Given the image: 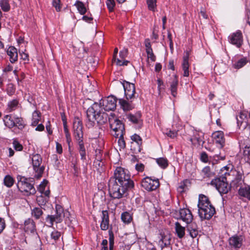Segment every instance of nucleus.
Returning a JSON list of instances; mask_svg holds the SVG:
<instances>
[{"mask_svg": "<svg viewBox=\"0 0 250 250\" xmlns=\"http://www.w3.org/2000/svg\"><path fill=\"white\" fill-rule=\"evenodd\" d=\"M181 219L187 224H189L193 220V216L188 209L183 208L179 211Z\"/></svg>", "mask_w": 250, "mask_h": 250, "instance_id": "13", "label": "nucleus"}, {"mask_svg": "<svg viewBox=\"0 0 250 250\" xmlns=\"http://www.w3.org/2000/svg\"><path fill=\"white\" fill-rule=\"evenodd\" d=\"M103 109L97 103H95L88 108L86 112L88 119L86 125L88 128H92L94 126L95 121L98 124L101 125L106 123L107 120L109 121L110 114L108 115L106 112L103 111Z\"/></svg>", "mask_w": 250, "mask_h": 250, "instance_id": "2", "label": "nucleus"}, {"mask_svg": "<svg viewBox=\"0 0 250 250\" xmlns=\"http://www.w3.org/2000/svg\"><path fill=\"white\" fill-rule=\"evenodd\" d=\"M188 224V230H198V227L196 223L191 222Z\"/></svg>", "mask_w": 250, "mask_h": 250, "instance_id": "44", "label": "nucleus"}, {"mask_svg": "<svg viewBox=\"0 0 250 250\" xmlns=\"http://www.w3.org/2000/svg\"><path fill=\"white\" fill-rule=\"evenodd\" d=\"M121 218L122 221L125 223H130L132 220L131 215L127 212H124L122 214Z\"/></svg>", "mask_w": 250, "mask_h": 250, "instance_id": "30", "label": "nucleus"}, {"mask_svg": "<svg viewBox=\"0 0 250 250\" xmlns=\"http://www.w3.org/2000/svg\"><path fill=\"white\" fill-rule=\"evenodd\" d=\"M175 230L179 238H182L185 235V228L182 227L179 222L175 223Z\"/></svg>", "mask_w": 250, "mask_h": 250, "instance_id": "23", "label": "nucleus"}, {"mask_svg": "<svg viewBox=\"0 0 250 250\" xmlns=\"http://www.w3.org/2000/svg\"><path fill=\"white\" fill-rule=\"evenodd\" d=\"M48 183V181L46 180H44L41 183L39 187V190L41 192H43L45 189V187Z\"/></svg>", "mask_w": 250, "mask_h": 250, "instance_id": "43", "label": "nucleus"}, {"mask_svg": "<svg viewBox=\"0 0 250 250\" xmlns=\"http://www.w3.org/2000/svg\"><path fill=\"white\" fill-rule=\"evenodd\" d=\"M108 187L110 196L113 198L119 199L128 189L134 187V183L125 169L120 167L116 169L114 177L109 181Z\"/></svg>", "mask_w": 250, "mask_h": 250, "instance_id": "1", "label": "nucleus"}, {"mask_svg": "<svg viewBox=\"0 0 250 250\" xmlns=\"http://www.w3.org/2000/svg\"><path fill=\"white\" fill-rule=\"evenodd\" d=\"M238 192L240 196L246 197L250 200V187L248 188H241L239 189Z\"/></svg>", "mask_w": 250, "mask_h": 250, "instance_id": "25", "label": "nucleus"}, {"mask_svg": "<svg viewBox=\"0 0 250 250\" xmlns=\"http://www.w3.org/2000/svg\"><path fill=\"white\" fill-rule=\"evenodd\" d=\"M4 183L7 187H10L14 184V180L10 175H7L4 179Z\"/></svg>", "mask_w": 250, "mask_h": 250, "instance_id": "34", "label": "nucleus"}, {"mask_svg": "<svg viewBox=\"0 0 250 250\" xmlns=\"http://www.w3.org/2000/svg\"><path fill=\"white\" fill-rule=\"evenodd\" d=\"M201 159L204 162H207L208 160V157L206 153H202L201 156Z\"/></svg>", "mask_w": 250, "mask_h": 250, "instance_id": "58", "label": "nucleus"}, {"mask_svg": "<svg viewBox=\"0 0 250 250\" xmlns=\"http://www.w3.org/2000/svg\"><path fill=\"white\" fill-rule=\"evenodd\" d=\"M102 221L101 223V228L102 230H107L109 227V216L107 210L102 211Z\"/></svg>", "mask_w": 250, "mask_h": 250, "instance_id": "15", "label": "nucleus"}, {"mask_svg": "<svg viewBox=\"0 0 250 250\" xmlns=\"http://www.w3.org/2000/svg\"><path fill=\"white\" fill-rule=\"evenodd\" d=\"M122 84L125 89V94L126 99H132L135 93V85L125 81H124Z\"/></svg>", "mask_w": 250, "mask_h": 250, "instance_id": "10", "label": "nucleus"}, {"mask_svg": "<svg viewBox=\"0 0 250 250\" xmlns=\"http://www.w3.org/2000/svg\"><path fill=\"white\" fill-rule=\"evenodd\" d=\"M32 160L33 169L36 173L35 176L37 177V178H39L42 176L44 170V167L43 166H41L42 159L39 154H36L33 155Z\"/></svg>", "mask_w": 250, "mask_h": 250, "instance_id": "7", "label": "nucleus"}, {"mask_svg": "<svg viewBox=\"0 0 250 250\" xmlns=\"http://www.w3.org/2000/svg\"><path fill=\"white\" fill-rule=\"evenodd\" d=\"M106 5L110 12L113 11L115 5V2L114 0H106Z\"/></svg>", "mask_w": 250, "mask_h": 250, "instance_id": "37", "label": "nucleus"}, {"mask_svg": "<svg viewBox=\"0 0 250 250\" xmlns=\"http://www.w3.org/2000/svg\"><path fill=\"white\" fill-rule=\"evenodd\" d=\"M145 166L143 164H137L135 166L136 169L138 171H143L144 169Z\"/></svg>", "mask_w": 250, "mask_h": 250, "instance_id": "52", "label": "nucleus"}, {"mask_svg": "<svg viewBox=\"0 0 250 250\" xmlns=\"http://www.w3.org/2000/svg\"><path fill=\"white\" fill-rule=\"evenodd\" d=\"M15 121H14L15 122V123H16V126L17 125H18V127L19 128H22L24 127V125H23V124L22 123L23 120L21 118H19V117L15 118Z\"/></svg>", "mask_w": 250, "mask_h": 250, "instance_id": "39", "label": "nucleus"}, {"mask_svg": "<svg viewBox=\"0 0 250 250\" xmlns=\"http://www.w3.org/2000/svg\"><path fill=\"white\" fill-rule=\"evenodd\" d=\"M141 185L147 191L155 190L159 186L158 180H153L150 177H146L142 180Z\"/></svg>", "mask_w": 250, "mask_h": 250, "instance_id": "8", "label": "nucleus"}, {"mask_svg": "<svg viewBox=\"0 0 250 250\" xmlns=\"http://www.w3.org/2000/svg\"><path fill=\"white\" fill-rule=\"evenodd\" d=\"M214 158L216 160H219L220 159L219 158H220L221 160H224L225 159V156L223 155H221V153H220L219 154H215L214 156Z\"/></svg>", "mask_w": 250, "mask_h": 250, "instance_id": "60", "label": "nucleus"}, {"mask_svg": "<svg viewBox=\"0 0 250 250\" xmlns=\"http://www.w3.org/2000/svg\"><path fill=\"white\" fill-rule=\"evenodd\" d=\"M157 164L162 168H165L168 165L167 160L164 158H160L156 160Z\"/></svg>", "mask_w": 250, "mask_h": 250, "instance_id": "31", "label": "nucleus"}, {"mask_svg": "<svg viewBox=\"0 0 250 250\" xmlns=\"http://www.w3.org/2000/svg\"><path fill=\"white\" fill-rule=\"evenodd\" d=\"M146 3L149 10L154 11L157 5L156 0H146Z\"/></svg>", "mask_w": 250, "mask_h": 250, "instance_id": "32", "label": "nucleus"}, {"mask_svg": "<svg viewBox=\"0 0 250 250\" xmlns=\"http://www.w3.org/2000/svg\"><path fill=\"white\" fill-rule=\"evenodd\" d=\"M119 103L124 110H129L131 109L130 105L126 101L119 99Z\"/></svg>", "mask_w": 250, "mask_h": 250, "instance_id": "33", "label": "nucleus"}, {"mask_svg": "<svg viewBox=\"0 0 250 250\" xmlns=\"http://www.w3.org/2000/svg\"><path fill=\"white\" fill-rule=\"evenodd\" d=\"M241 241L242 239L237 236L232 237L229 240V244L235 248H239L241 246Z\"/></svg>", "mask_w": 250, "mask_h": 250, "instance_id": "21", "label": "nucleus"}, {"mask_svg": "<svg viewBox=\"0 0 250 250\" xmlns=\"http://www.w3.org/2000/svg\"><path fill=\"white\" fill-rule=\"evenodd\" d=\"M188 231H189L190 235L193 238H196L198 234V230H188Z\"/></svg>", "mask_w": 250, "mask_h": 250, "instance_id": "53", "label": "nucleus"}, {"mask_svg": "<svg viewBox=\"0 0 250 250\" xmlns=\"http://www.w3.org/2000/svg\"><path fill=\"white\" fill-rule=\"evenodd\" d=\"M61 0H53V5L55 7L57 11L59 12L61 11Z\"/></svg>", "mask_w": 250, "mask_h": 250, "instance_id": "40", "label": "nucleus"}, {"mask_svg": "<svg viewBox=\"0 0 250 250\" xmlns=\"http://www.w3.org/2000/svg\"><path fill=\"white\" fill-rule=\"evenodd\" d=\"M183 69L184 70V76L188 77L189 75L188 67L189 63H183L182 64Z\"/></svg>", "mask_w": 250, "mask_h": 250, "instance_id": "38", "label": "nucleus"}, {"mask_svg": "<svg viewBox=\"0 0 250 250\" xmlns=\"http://www.w3.org/2000/svg\"><path fill=\"white\" fill-rule=\"evenodd\" d=\"M147 55L148 59H150L152 61L154 62L155 61V56L153 53V51L146 52Z\"/></svg>", "mask_w": 250, "mask_h": 250, "instance_id": "49", "label": "nucleus"}, {"mask_svg": "<svg viewBox=\"0 0 250 250\" xmlns=\"http://www.w3.org/2000/svg\"><path fill=\"white\" fill-rule=\"evenodd\" d=\"M186 55L185 56H184L183 57V63H188V60L189 55V51H187L186 52Z\"/></svg>", "mask_w": 250, "mask_h": 250, "instance_id": "57", "label": "nucleus"}, {"mask_svg": "<svg viewBox=\"0 0 250 250\" xmlns=\"http://www.w3.org/2000/svg\"><path fill=\"white\" fill-rule=\"evenodd\" d=\"M204 175L207 177H209L211 175V173L210 171V168L208 167H205L202 170Z\"/></svg>", "mask_w": 250, "mask_h": 250, "instance_id": "45", "label": "nucleus"}, {"mask_svg": "<svg viewBox=\"0 0 250 250\" xmlns=\"http://www.w3.org/2000/svg\"><path fill=\"white\" fill-rule=\"evenodd\" d=\"M18 102L16 100H13L9 104V107L11 108V110H13V108L16 106L18 104Z\"/></svg>", "mask_w": 250, "mask_h": 250, "instance_id": "61", "label": "nucleus"}, {"mask_svg": "<svg viewBox=\"0 0 250 250\" xmlns=\"http://www.w3.org/2000/svg\"><path fill=\"white\" fill-rule=\"evenodd\" d=\"M160 241L162 242L165 247L170 244L171 236L168 232L160 233Z\"/></svg>", "mask_w": 250, "mask_h": 250, "instance_id": "20", "label": "nucleus"}, {"mask_svg": "<svg viewBox=\"0 0 250 250\" xmlns=\"http://www.w3.org/2000/svg\"><path fill=\"white\" fill-rule=\"evenodd\" d=\"M167 135L171 138H174L176 137L177 132L170 130L168 133H167Z\"/></svg>", "mask_w": 250, "mask_h": 250, "instance_id": "59", "label": "nucleus"}, {"mask_svg": "<svg viewBox=\"0 0 250 250\" xmlns=\"http://www.w3.org/2000/svg\"><path fill=\"white\" fill-rule=\"evenodd\" d=\"M5 222L3 219L0 218V233L2 232L5 228Z\"/></svg>", "mask_w": 250, "mask_h": 250, "instance_id": "56", "label": "nucleus"}, {"mask_svg": "<svg viewBox=\"0 0 250 250\" xmlns=\"http://www.w3.org/2000/svg\"><path fill=\"white\" fill-rule=\"evenodd\" d=\"M221 194H226L230 190L231 187L226 182L225 177L217 178L212 180L210 183Z\"/></svg>", "mask_w": 250, "mask_h": 250, "instance_id": "5", "label": "nucleus"}, {"mask_svg": "<svg viewBox=\"0 0 250 250\" xmlns=\"http://www.w3.org/2000/svg\"><path fill=\"white\" fill-rule=\"evenodd\" d=\"M109 123L110 128L113 131V135L116 138H122L125 132L124 125L114 113H110Z\"/></svg>", "mask_w": 250, "mask_h": 250, "instance_id": "3", "label": "nucleus"}, {"mask_svg": "<svg viewBox=\"0 0 250 250\" xmlns=\"http://www.w3.org/2000/svg\"><path fill=\"white\" fill-rule=\"evenodd\" d=\"M17 187L21 192H25L27 194H34L36 190L32 184L27 182V179L21 176H17Z\"/></svg>", "mask_w": 250, "mask_h": 250, "instance_id": "4", "label": "nucleus"}, {"mask_svg": "<svg viewBox=\"0 0 250 250\" xmlns=\"http://www.w3.org/2000/svg\"><path fill=\"white\" fill-rule=\"evenodd\" d=\"M212 137L216 143L220 144L221 148L223 147L225 143L223 132L222 131L215 132L213 133Z\"/></svg>", "mask_w": 250, "mask_h": 250, "instance_id": "17", "label": "nucleus"}, {"mask_svg": "<svg viewBox=\"0 0 250 250\" xmlns=\"http://www.w3.org/2000/svg\"><path fill=\"white\" fill-rule=\"evenodd\" d=\"M247 62L245 59H242L239 60L237 63L235 64V67L237 68H240L243 66Z\"/></svg>", "mask_w": 250, "mask_h": 250, "instance_id": "42", "label": "nucleus"}, {"mask_svg": "<svg viewBox=\"0 0 250 250\" xmlns=\"http://www.w3.org/2000/svg\"><path fill=\"white\" fill-rule=\"evenodd\" d=\"M60 236H61L60 232L57 231H54L52 232L51 234V237L52 239H53L54 240H56L58 239L60 237Z\"/></svg>", "mask_w": 250, "mask_h": 250, "instance_id": "47", "label": "nucleus"}, {"mask_svg": "<svg viewBox=\"0 0 250 250\" xmlns=\"http://www.w3.org/2000/svg\"><path fill=\"white\" fill-rule=\"evenodd\" d=\"M56 214L55 215H50L48 216V218H50L51 225L53 224L52 222L53 221H56V223L61 222L62 218L64 217L63 209L61 206L57 205L56 206Z\"/></svg>", "mask_w": 250, "mask_h": 250, "instance_id": "11", "label": "nucleus"}, {"mask_svg": "<svg viewBox=\"0 0 250 250\" xmlns=\"http://www.w3.org/2000/svg\"><path fill=\"white\" fill-rule=\"evenodd\" d=\"M174 77H175V79L171 84L170 89H171V92L172 95L174 97H175L176 95L177 94L176 90H177V86L178 85V82L177 76L175 75L174 76Z\"/></svg>", "mask_w": 250, "mask_h": 250, "instance_id": "28", "label": "nucleus"}, {"mask_svg": "<svg viewBox=\"0 0 250 250\" xmlns=\"http://www.w3.org/2000/svg\"><path fill=\"white\" fill-rule=\"evenodd\" d=\"M4 122L5 125L8 126L9 128H12L16 126L15 122L11 119V118L9 115H6L4 117Z\"/></svg>", "mask_w": 250, "mask_h": 250, "instance_id": "26", "label": "nucleus"}, {"mask_svg": "<svg viewBox=\"0 0 250 250\" xmlns=\"http://www.w3.org/2000/svg\"><path fill=\"white\" fill-rule=\"evenodd\" d=\"M116 103L117 99L111 95L101 100L99 105L104 110H113L116 108Z\"/></svg>", "mask_w": 250, "mask_h": 250, "instance_id": "6", "label": "nucleus"}, {"mask_svg": "<svg viewBox=\"0 0 250 250\" xmlns=\"http://www.w3.org/2000/svg\"><path fill=\"white\" fill-rule=\"evenodd\" d=\"M56 150L57 152L59 154H61L62 152V145L58 142L56 143Z\"/></svg>", "mask_w": 250, "mask_h": 250, "instance_id": "55", "label": "nucleus"}, {"mask_svg": "<svg viewBox=\"0 0 250 250\" xmlns=\"http://www.w3.org/2000/svg\"><path fill=\"white\" fill-rule=\"evenodd\" d=\"M78 141L79 143V150L81 151H83L85 150V148L84 147L83 144V140L82 139H81L80 140H77Z\"/></svg>", "mask_w": 250, "mask_h": 250, "instance_id": "54", "label": "nucleus"}, {"mask_svg": "<svg viewBox=\"0 0 250 250\" xmlns=\"http://www.w3.org/2000/svg\"><path fill=\"white\" fill-rule=\"evenodd\" d=\"M0 5L2 10L4 12H8L10 9L8 0H0Z\"/></svg>", "mask_w": 250, "mask_h": 250, "instance_id": "29", "label": "nucleus"}, {"mask_svg": "<svg viewBox=\"0 0 250 250\" xmlns=\"http://www.w3.org/2000/svg\"><path fill=\"white\" fill-rule=\"evenodd\" d=\"M73 131L74 136L77 140L83 138V125L81 121L78 117H75L73 121Z\"/></svg>", "mask_w": 250, "mask_h": 250, "instance_id": "9", "label": "nucleus"}, {"mask_svg": "<svg viewBox=\"0 0 250 250\" xmlns=\"http://www.w3.org/2000/svg\"><path fill=\"white\" fill-rule=\"evenodd\" d=\"M96 159L100 161H101V157H100V154H101V150H96Z\"/></svg>", "mask_w": 250, "mask_h": 250, "instance_id": "62", "label": "nucleus"}, {"mask_svg": "<svg viewBox=\"0 0 250 250\" xmlns=\"http://www.w3.org/2000/svg\"><path fill=\"white\" fill-rule=\"evenodd\" d=\"M162 69V65L160 63H157L155 65V70L157 72L160 71Z\"/></svg>", "mask_w": 250, "mask_h": 250, "instance_id": "63", "label": "nucleus"}, {"mask_svg": "<svg viewBox=\"0 0 250 250\" xmlns=\"http://www.w3.org/2000/svg\"><path fill=\"white\" fill-rule=\"evenodd\" d=\"M7 53L10 57V61L12 63L15 62L18 59L17 50L14 47H9L7 49Z\"/></svg>", "mask_w": 250, "mask_h": 250, "instance_id": "18", "label": "nucleus"}, {"mask_svg": "<svg viewBox=\"0 0 250 250\" xmlns=\"http://www.w3.org/2000/svg\"><path fill=\"white\" fill-rule=\"evenodd\" d=\"M113 244H114L113 235L111 233V234H110V237H109V250H113Z\"/></svg>", "mask_w": 250, "mask_h": 250, "instance_id": "50", "label": "nucleus"}, {"mask_svg": "<svg viewBox=\"0 0 250 250\" xmlns=\"http://www.w3.org/2000/svg\"><path fill=\"white\" fill-rule=\"evenodd\" d=\"M32 214L37 219H38L42 214V209L40 208H35L33 210Z\"/></svg>", "mask_w": 250, "mask_h": 250, "instance_id": "35", "label": "nucleus"}, {"mask_svg": "<svg viewBox=\"0 0 250 250\" xmlns=\"http://www.w3.org/2000/svg\"><path fill=\"white\" fill-rule=\"evenodd\" d=\"M123 136L122 138H119L118 142L121 146L125 147V142L123 140Z\"/></svg>", "mask_w": 250, "mask_h": 250, "instance_id": "64", "label": "nucleus"}, {"mask_svg": "<svg viewBox=\"0 0 250 250\" xmlns=\"http://www.w3.org/2000/svg\"><path fill=\"white\" fill-rule=\"evenodd\" d=\"M24 229L27 232H34L35 229L34 222L31 219H28L24 222Z\"/></svg>", "mask_w": 250, "mask_h": 250, "instance_id": "19", "label": "nucleus"}, {"mask_svg": "<svg viewBox=\"0 0 250 250\" xmlns=\"http://www.w3.org/2000/svg\"><path fill=\"white\" fill-rule=\"evenodd\" d=\"M230 41L231 43L236 45L237 47H240L242 43L241 33L240 32L233 33L230 38Z\"/></svg>", "mask_w": 250, "mask_h": 250, "instance_id": "16", "label": "nucleus"}, {"mask_svg": "<svg viewBox=\"0 0 250 250\" xmlns=\"http://www.w3.org/2000/svg\"><path fill=\"white\" fill-rule=\"evenodd\" d=\"M34 121L32 123V125L35 126L38 124L39 121L40 120L41 116L40 113L37 111H35L33 114Z\"/></svg>", "mask_w": 250, "mask_h": 250, "instance_id": "36", "label": "nucleus"}, {"mask_svg": "<svg viewBox=\"0 0 250 250\" xmlns=\"http://www.w3.org/2000/svg\"><path fill=\"white\" fill-rule=\"evenodd\" d=\"M209 207L213 206L211 205L208 198L204 195H200L198 204V210L208 208Z\"/></svg>", "mask_w": 250, "mask_h": 250, "instance_id": "14", "label": "nucleus"}, {"mask_svg": "<svg viewBox=\"0 0 250 250\" xmlns=\"http://www.w3.org/2000/svg\"><path fill=\"white\" fill-rule=\"evenodd\" d=\"M215 212V208L213 207H209L208 208L198 210L200 217L203 219H209Z\"/></svg>", "mask_w": 250, "mask_h": 250, "instance_id": "12", "label": "nucleus"}, {"mask_svg": "<svg viewBox=\"0 0 250 250\" xmlns=\"http://www.w3.org/2000/svg\"><path fill=\"white\" fill-rule=\"evenodd\" d=\"M131 139L134 142V143H132V145H137L138 146V151L140 152L141 151L140 146L142 144L141 138L140 136L135 134L132 136Z\"/></svg>", "mask_w": 250, "mask_h": 250, "instance_id": "24", "label": "nucleus"}, {"mask_svg": "<svg viewBox=\"0 0 250 250\" xmlns=\"http://www.w3.org/2000/svg\"><path fill=\"white\" fill-rule=\"evenodd\" d=\"M141 114L137 112L135 114H130L128 115V118L134 124H139L141 122Z\"/></svg>", "mask_w": 250, "mask_h": 250, "instance_id": "22", "label": "nucleus"}, {"mask_svg": "<svg viewBox=\"0 0 250 250\" xmlns=\"http://www.w3.org/2000/svg\"><path fill=\"white\" fill-rule=\"evenodd\" d=\"M188 183V180H186L181 184V185L178 188L179 192H183L184 191V189L186 186L187 183Z\"/></svg>", "mask_w": 250, "mask_h": 250, "instance_id": "51", "label": "nucleus"}, {"mask_svg": "<svg viewBox=\"0 0 250 250\" xmlns=\"http://www.w3.org/2000/svg\"><path fill=\"white\" fill-rule=\"evenodd\" d=\"M14 148L16 150L20 151L22 149V146L19 144L17 141H14L13 142Z\"/></svg>", "mask_w": 250, "mask_h": 250, "instance_id": "48", "label": "nucleus"}, {"mask_svg": "<svg viewBox=\"0 0 250 250\" xmlns=\"http://www.w3.org/2000/svg\"><path fill=\"white\" fill-rule=\"evenodd\" d=\"M145 44L146 46V52L152 51L150 42L149 39H146L145 40Z\"/></svg>", "mask_w": 250, "mask_h": 250, "instance_id": "41", "label": "nucleus"}, {"mask_svg": "<svg viewBox=\"0 0 250 250\" xmlns=\"http://www.w3.org/2000/svg\"><path fill=\"white\" fill-rule=\"evenodd\" d=\"M113 61H112V62H113ZM114 61L116 62L117 65H119V66L126 65L127 64V63L129 62L127 61H124V62H122V60H120V59H116V60Z\"/></svg>", "mask_w": 250, "mask_h": 250, "instance_id": "46", "label": "nucleus"}, {"mask_svg": "<svg viewBox=\"0 0 250 250\" xmlns=\"http://www.w3.org/2000/svg\"><path fill=\"white\" fill-rule=\"evenodd\" d=\"M75 5L77 7L79 12L82 15H84L86 12V9L83 3L79 0H77Z\"/></svg>", "mask_w": 250, "mask_h": 250, "instance_id": "27", "label": "nucleus"}]
</instances>
